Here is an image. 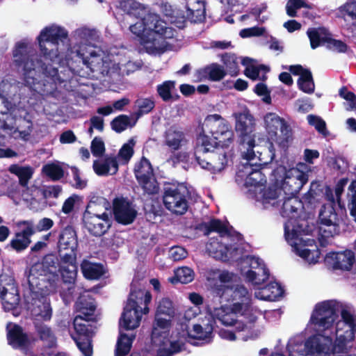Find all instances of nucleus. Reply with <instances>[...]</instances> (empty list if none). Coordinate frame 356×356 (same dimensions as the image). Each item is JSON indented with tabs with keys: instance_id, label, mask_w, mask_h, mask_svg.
<instances>
[{
	"instance_id": "obj_50",
	"label": "nucleus",
	"mask_w": 356,
	"mask_h": 356,
	"mask_svg": "<svg viewBox=\"0 0 356 356\" xmlns=\"http://www.w3.org/2000/svg\"><path fill=\"white\" fill-rule=\"evenodd\" d=\"M308 123L315 127V129L321 134L323 136L327 137L329 135V131L326 127L325 122L320 117L314 115H307Z\"/></svg>"
},
{
	"instance_id": "obj_59",
	"label": "nucleus",
	"mask_w": 356,
	"mask_h": 356,
	"mask_svg": "<svg viewBox=\"0 0 356 356\" xmlns=\"http://www.w3.org/2000/svg\"><path fill=\"white\" fill-rule=\"evenodd\" d=\"M305 6L304 0H289L286 6V14L291 17L297 15V10Z\"/></svg>"
},
{
	"instance_id": "obj_38",
	"label": "nucleus",
	"mask_w": 356,
	"mask_h": 356,
	"mask_svg": "<svg viewBox=\"0 0 356 356\" xmlns=\"http://www.w3.org/2000/svg\"><path fill=\"white\" fill-rule=\"evenodd\" d=\"M10 173L17 175L19 178V183L23 187L28 186L29 181L32 177L33 170L29 166H19L17 164L11 165L9 168Z\"/></svg>"
},
{
	"instance_id": "obj_2",
	"label": "nucleus",
	"mask_w": 356,
	"mask_h": 356,
	"mask_svg": "<svg viewBox=\"0 0 356 356\" xmlns=\"http://www.w3.org/2000/svg\"><path fill=\"white\" fill-rule=\"evenodd\" d=\"M213 294L219 297L220 302H229L232 313L239 314L253 324L257 317L252 313V294L242 284H215Z\"/></svg>"
},
{
	"instance_id": "obj_27",
	"label": "nucleus",
	"mask_w": 356,
	"mask_h": 356,
	"mask_svg": "<svg viewBox=\"0 0 356 356\" xmlns=\"http://www.w3.org/2000/svg\"><path fill=\"white\" fill-rule=\"evenodd\" d=\"M0 298L8 309L15 308L19 302L17 288L13 284H7L6 286L3 281L0 280Z\"/></svg>"
},
{
	"instance_id": "obj_18",
	"label": "nucleus",
	"mask_w": 356,
	"mask_h": 356,
	"mask_svg": "<svg viewBox=\"0 0 356 356\" xmlns=\"http://www.w3.org/2000/svg\"><path fill=\"white\" fill-rule=\"evenodd\" d=\"M24 296L30 305L29 309L33 315L40 317L44 321L50 320L52 309L48 296L29 293H25Z\"/></svg>"
},
{
	"instance_id": "obj_20",
	"label": "nucleus",
	"mask_w": 356,
	"mask_h": 356,
	"mask_svg": "<svg viewBox=\"0 0 356 356\" xmlns=\"http://www.w3.org/2000/svg\"><path fill=\"white\" fill-rule=\"evenodd\" d=\"M236 120L235 129L238 134L239 143H243L245 140L252 138L255 139V120L248 110L237 114Z\"/></svg>"
},
{
	"instance_id": "obj_63",
	"label": "nucleus",
	"mask_w": 356,
	"mask_h": 356,
	"mask_svg": "<svg viewBox=\"0 0 356 356\" xmlns=\"http://www.w3.org/2000/svg\"><path fill=\"white\" fill-rule=\"evenodd\" d=\"M79 200L80 197L78 195H72L65 200L61 211L65 214H70L73 211L76 202Z\"/></svg>"
},
{
	"instance_id": "obj_62",
	"label": "nucleus",
	"mask_w": 356,
	"mask_h": 356,
	"mask_svg": "<svg viewBox=\"0 0 356 356\" xmlns=\"http://www.w3.org/2000/svg\"><path fill=\"white\" fill-rule=\"evenodd\" d=\"M339 325H340V323H338L337 324V328H336V336L342 335V337L343 339H345V340L349 341H353L355 339L356 328L346 327L340 328Z\"/></svg>"
},
{
	"instance_id": "obj_21",
	"label": "nucleus",
	"mask_w": 356,
	"mask_h": 356,
	"mask_svg": "<svg viewBox=\"0 0 356 356\" xmlns=\"http://www.w3.org/2000/svg\"><path fill=\"white\" fill-rule=\"evenodd\" d=\"M326 261L334 270L350 271L355 262V253L350 250L330 252L326 256Z\"/></svg>"
},
{
	"instance_id": "obj_53",
	"label": "nucleus",
	"mask_w": 356,
	"mask_h": 356,
	"mask_svg": "<svg viewBox=\"0 0 356 356\" xmlns=\"http://www.w3.org/2000/svg\"><path fill=\"white\" fill-rule=\"evenodd\" d=\"M210 81H219L222 80L227 74L226 70L223 66L220 65L216 63L209 65Z\"/></svg>"
},
{
	"instance_id": "obj_60",
	"label": "nucleus",
	"mask_w": 356,
	"mask_h": 356,
	"mask_svg": "<svg viewBox=\"0 0 356 356\" xmlns=\"http://www.w3.org/2000/svg\"><path fill=\"white\" fill-rule=\"evenodd\" d=\"M261 70L268 71L269 68L266 65H253L250 66V67L245 68L244 71L245 75L254 81L259 78V72Z\"/></svg>"
},
{
	"instance_id": "obj_23",
	"label": "nucleus",
	"mask_w": 356,
	"mask_h": 356,
	"mask_svg": "<svg viewBox=\"0 0 356 356\" xmlns=\"http://www.w3.org/2000/svg\"><path fill=\"white\" fill-rule=\"evenodd\" d=\"M237 314L232 313L230 310V306L222 305L218 308H214L213 316L218 319L222 325L234 327L239 332L248 328L247 323L241 320H237L234 316Z\"/></svg>"
},
{
	"instance_id": "obj_49",
	"label": "nucleus",
	"mask_w": 356,
	"mask_h": 356,
	"mask_svg": "<svg viewBox=\"0 0 356 356\" xmlns=\"http://www.w3.org/2000/svg\"><path fill=\"white\" fill-rule=\"evenodd\" d=\"M308 38L310 40L312 49H314L321 44H325V40H327L328 35L322 36L320 32L315 28L309 29L307 31Z\"/></svg>"
},
{
	"instance_id": "obj_36",
	"label": "nucleus",
	"mask_w": 356,
	"mask_h": 356,
	"mask_svg": "<svg viewBox=\"0 0 356 356\" xmlns=\"http://www.w3.org/2000/svg\"><path fill=\"white\" fill-rule=\"evenodd\" d=\"M200 229L204 232L205 235L212 232L218 233L220 236L231 235L229 228L220 219L213 218L209 222H203L200 225Z\"/></svg>"
},
{
	"instance_id": "obj_42",
	"label": "nucleus",
	"mask_w": 356,
	"mask_h": 356,
	"mask_svg": "<svg viewBox=\"0 0 356 356\" xmlns=\"http://www.w3.org/2000/svg\"><path fill=\"white\" fill-rule=\"evenodd\" d=\"M136 121L135 120L134 122H131V118L129 115L121 114L113 119L111 122V127L116 133H121L127 127L135 126Z\"/></svg>"
},
{
	"instance_id": "obj_33",
	"label": "nucleus",
	"mask_w": 356,
	"mask_h": 356,
	"mask_svg": "<svg viewBox=\"0 0 356 356\" xmlns=\"http://www.w3.org/2000/svg\"><path fill=\"white\" fill-rule=\"evenodd\" d=\"M171 319L169 317L164 318L156 315L151 333V338L154 343H156L160 338L163 339L164 337L163 334L166 336V333L169 332L171 327Z\"/></svg>"
},
{
	"instance_id": "obj_45",
	"label": "nucleus",
	"mask_w": 356,
	"mask_h": 356,
	"mask_svg": "<svg viewBox=\"0 0 356 356\" xmlns=\"http://www.w3.org/2000/svg\"><path fill=\"white\" fill-rule=\"evenodd\" d=\"M175 88V81H165L156 86V92L163 102H168L172 99V90Z\"/></svg>"
},
{
	"instance_id": "obj_11",
	"label": "nucleus",
	"mask_w": 356,
	"mask_h": 356,
	"mask_svg": "<svg viewBox=\"0 0 356 356\" xmlns=\"http://www.w3.org/2000/svg\"><path fill=\"white\" fill-rule=\"evenodd\" d=\"M134 172L138 184L145 193L148 195L158 193L159 183L155 178L152 165L147 158L143 156L135 164Z\"/></svg>"
},
{
	"instance_id": "obj_1",
	"label": "nucleus",
	"mask_w": 356,
	"mask_h": 356,
	"mask_svg": "<svg viewBox=\"0 0 356 356\" xmlns=\"http://www.w3.org/2000/svg\"><path fill=\"white\" fill-rule=\"evenodd\" d=\"M40 51V58L32 54L25 42H18L13 51L14 62L23 70L25 84L39 89L42 95H51L57 90V85L67 81V77L62 72L58 73L63 56L59 48L68 40V33L63 27L52 25L44 28L37 37Z\"/></svg>"
},
{
	"instance_id": "obj_26",
	"label": "nucleus",
	"mask_w": 356,
	"mask_h": 356,
	"mask_svg": "<svg viewBox=\"0 0 356 356\" xmlns=\"http://www.w3.org/2000/svg\"><path fill=\"white\" fill-rule=\"evenodd\" d=\"M8 343L14 349L25 350L30 345V340L26 333L24 332L23 328L14 324L7 332Z\"/></svg>"
},
{
	"instance_id": "obj_28",
	"label": "nucleus",
	"mask_w": 356,
	"mask_h": 356,
	"mask_svg": "<svg viewBox=\"0 0 356 356\" xmlns=\"http://www.w3.org/2000/svg\"><path fill=\"white\" fill-rule=\"evenodd\" d=\"M226 147H217L213 149V159L211 163H209V171L211 173L221 172L227 165L228 158L227 152L225 150Z\"/></svg>"
},
{
	"instance_id": "obj_25",
	"label": "nucleus",
	"mask_w": 356,
	"mask_h": 356,
	"mask_svg": "<svg viewBox=\"0 0 356 356\" xmlns=\"http://www.w3.org/2000/svg\"><path fill=\"white\" fill-rule=\"evenodd\" d=\"M328 199L332 202L327 205H323L318 216L320 223L327 227H333L334 232L339 229V220L334 209V198L331 193Z\"/></svg>"
},
{
	"instance_id": "obj_48",
	"label": "nucleus",
	"mask_w": 356,
	"mask_h": 356,
	"mask_svg": "<svg viewBox=\"0 0 356 356\" xmlns=\"http://www.w3.org/2000/svg\"><path fill=\"white\" fill-rule=\"evenodd\" d=\"M165 15L169 17L171 24H173L177 28L183 29L185 27L188 18L187 15H184L183 11L170 9L169 12H166Z\"/></svg>"
},
{
	"instance_id": "obj_13",
	"label": "nucleus",
	"mask_w": 356,
	"mask_h": 356,
	"mask_svg": "<svg viewBox=\"0 0 356 356\" xmlns=\"http://www.w3.org/2000/svg\"><path fill=\"white\" fill-rule=\"evenodd\" d=\"M284 177L280 183V188L285 195H297L303 186L308 181L307 172L298 168L286 170L283 168Z\"/></svg>"
},
{
	"instance_id": "obj_46",
	"label": "nucleus",
	"mask_w": 356,
	"mask_h": 356,
	"mask_svg": "<svg viewBox=\"0 0 356 356\" xmlns=\"http://www.w3.org/2000/svg\"><path fill=\"white\" fill-rule=\"evenodd\" d=\"M222 61L225 65L227 72L231 76H236L238 73L237 57L234 54L225 53L222 55Z\"/></svg>"
},
{
	"instance_id": "obj_6",
	"label": "nucleus",
	"mask_w": 356,
	"mask_h": 356,
	"mask_svg": "<svg viewBox=\"0 0 356 356\" xmlns=\"http://www.w3.org/2000/svg\"><path fill=\"white\" fill-rule=\"evenodd\" d=\"M40 265H33L27 276L29 289L26 293L49 296L57 292L59 276L58 273L40 269Z\"/></svg>"
},
{
	"instance_id": "obj_14",
	"label": "nucleus",
	"mask_w": 356,
	"mask_h": 356,
	"mask_svg": "<svg viewBox=\"0 0 356 356\" xmlns=\"http://www.w3.org/2000/svg\"><path fill=\"white\" fill-rule=\"evenodd\" d=\"M266 129L270 137L275 140L280 139L288 143L292 136L291 129L286 121L273 113H268L264 116Z\"/></svg>"
},
{
	"instance_id": "obj_35",
	"label": "nucleus",
	"mask_w": 356,
	"mask_h": 356,
	"mask_svg": "<svg viewBox=\"0 0 356 356\" xmlns=\"http://www.w3.org/2000/svg\"><path fill=\"white\" fill-rule=\"evenodd\" d=\"M135 338L136 334L128 335L120 331L115 346V356H127L131 349Z\"/></svg>"
},
{
	"instance_id": "obj_30",
	"label": "nucleus",
	"mask_w": 356,
	"mask_h": 356,
	"mask_svg": "<svg viewBox=\"0 0 356 356\" xmlns=\"http://www.w3.org/2000/svg\"><path fill=\"white\" fill-rule=\"evenodd\" d=\"M81 270L84 277L90 280H99L105 274L103 264L92 263L86 259L81 262Z\"/></svg>"
},
{
	"instance_id": "obj_9",
	"label": "nucleus",
	"mask_w": 356,
	"mask_h": 356,
	"mask_svg": "<svg viewBox=\"0 0 356 356\" xmlns=\"http://www.w3.org/2000/svg\"><path fill=\"white\" fill-rule=\"evenodd\" d=\"M188 191L180 184L166 183L163 186L162 200L167 210L177 216L185 214L189 207Z\"/></svg>"
},
{
	"instance_id": "obj_61",
	"label": "nucleus",
	"mask_w": 356,
	"mask_h": 356,
	"mask_svg": "<svg viewBox=\"0 0 356 356\" xmlns=\"http://www.w3.org/2000/svg\"><path fill=\"white\" fill-rule=\"evenodd\" d=\"M340 97L349 102L350 110L356 109V95L354 92L349 91L346 86H343L339 91Z\"/></svg>"
},
{
	"instance_id": "obj_31",
	"label": "nucleus",
	"mask_w": 356,
	"mask_h": 356,
	"mask_svg": "<svg viewBox=\"0 0 356 356\" xmlns=\"http://www.w3.org/2000/svg\"><path fill=\"white\" fill-rule=\"evenodd\" d=\"M302 207V202L297 195H286L281 209L282 216L284 218H293Z\"/></svg>"
},
{
	"instance_id": "obj_47",
	"label": "nucleus",
	"mask_w": 356,
	"mask_h": 356,
	"mask_svg": "<svg viewBox=\"0 0 356 356\" xmlns=\"http://www.w3.org/2000/svg\"><path fill=\"white\" fill-rule=\"evenodd\" d=\"M42 172L52 181L60 180L64 176V170L61 166L55 163H48L42 167Z\"/></svg>"
},
{
	"instance_id": "obj_51",
	"label": "nucleus",
	"mask_w": 356,
	"mask_h": 356,
	"mask_svg": "<svg viewBox=\"0 0 356 356\" xmlns=\"http://www.w3.org/2000/svg\"><path fill=\"white\" fill-rule=\"evenodd\" d=\"M188 20L192 23L202 22L205 19V8L203 5L196 9L187 8L186 11Z\"/></svg>"
},
{
	"instance_id": "obj_17",
	"label": "nucleus",
	"mask_w": 356,
	"mask_h": 356,
	"mask_svg": "<svg viewBox=\"0 0 356 356\" xmlns=\"http://www.w3.org/2000/svg\"><path fill=\"white\" fill-rule=\"evenodd\" d=\"M77 270L76 258L70 262L61 261V265L58 272L60 274L63 284L67 285L66 289H63L60 291V295L63 298H68L72 296L75 289Z\"/></svg>"
},
{
	"instance_id": "obj_34",
	"label": "nucleus",
	"mask_w": 356,
	"mask_h": 356,
	"mask_svg": "<svg viewBox=\"0 0 356 356\" xmlns=\"http://www.w3.org/2000/svg\"><path fill=\"white\" fill-rule=\"evenodd\" d=\"M157 343L159 344V348L156 356H172L181 350L179 341H171L167 336H164L162 339H158Z\"/></svg>"
},
{
	"instance_id": "obj_44",
	"label": "nucleus",
	"mask_w": 356,
	"mask_h": 356,
	"mask_svg": "<svg viewBox=\"0 0 356 356\" xmlns=\"http://www.w3.org/2000/svg\"><path fill=\"white\" fill-rule=\"evenodd\" d=\"M156 314V316L164 315L170 318H172L175 314L172 301L168 298H162L159 302Z\"/></svg>"
},
{
	"instance_id": "obj_5",
	"label": "nucleus",
	"mask_w": 356,
	"mask_h": 356,
	"mask_svg": "<svg viewBox=\"0 0 356 356\" xmlns=\"http://www.w3.org/2000/svg\"><path fill=\"white\" fill-rule=\"evenodd\" d=\"M138 19L141 20L145 30V34L141 38V44L146 48L158 49L164 39L170 38L168 33L171 31L168 30L170 29L166 26V23L159 15L146 12Z\"/></svg>"
},
{
	"instance_id": "obj_32",
	"label": "nucleus",
	"mask_w": 356,
	"mask_h": 356,
	"mask_svg": "<svg viewBox=\"0 0 356 356\" xmlns=\"http://www.w3.org/2000/svg\"><path fill=\"white\" fill-rule=\"evenodd\" d=\"M119 8L129 16L139 19L146 13V7L135 0H121Z\"/></svg>"
},
{
	"instance_id": "obj_41",
	"label": "nucleus",
	"mask_w": 356,
	"mask_h": 356,
	"mask_svg": "<svg viewBox=\"0 0 356 356\" xmlns=\"http://www.w3.org/2000/svg\"><path fill=\"white\" fill-rule=\"evenodd\" d=\"M195 273L192 268L183 266L178 268L175 272V277L170 279L172 284L180 282L181 284H188L194 280Z\"/></svg>"
},
{
	"instance_id": "obj_12",
	"label": "nucleus",
	"mask_w": 356,
	"mask_h": 356,
	"mask_svg": "<svg viewBox=\"0 0 356 356\" xmlns=\"http://www.w3.org/2000/svg\"><path fill=\"white\" fill-rule=\"evenodd\" d=\"M58 248L62 262H70L75 258L77 259L78 239L76 232L72 227L67 226L61 232Z\"/></svg>"
},
{
	"instance_id": "obj_43",
	"label": "nucleus",
	"mask_w": 356,
	"mask_h": 356,
	"mask_svg": "<svg viewBox=\"0 0 356 356\" xmlns=\"http://www.w3.org/2000/svg\"><path fill=\"white\" fill-rule=\"evenodd\" d=\"M135 105L138 107L135 113L136 120L145 114L150 113L155 107V102L153 97L138 98L135 102Z\"/></svg>"
},
{
	"instance_id": "obj_15",
	"label": "nucleus",
	"mask_w": 356,
	"mask_h": 356,
	"mask_svg": "<svg viewBox=\"0 0 356 356\" xmlns=\"http://www.w3.org/2000/svg\"><path fill=\"white\" fill-rule=\"evenodd\" d=\"M83 222L85 228L92 236L100 237L105 234L111 226V222L108 213L95 214L85 211L83 216Z\"/></svg>"
},
{
	"instance_id": "obj_37",
	"label": "nucleus",
	"mask_w": 356,
	"mask_h": 356,
	"mask_svg": "<svg viewBox=\"0 0 356 356\" xmlns=\"http://www.w3.org/2000/svg\"><path fill=\"white\" fill-rule=\"evenodd\" d=\"M35 331L40 339L47 344L49 348L54 347L56 343V337L51 328L42 323L35 325Z\"/></svg>"
},
{
	"instance_id": "obj_7",
	"label": "nucleus",
	"mask_w": 356,
	"mask_h": 356,
	"mask_svg": "<svg viewBox=\"0 0 356 356\" xmlns=\"http://www.w3.org/2000/svg\"><path fill=\"white\" fill-rule=\"evenodd\" d=\"M332 338L318 333L309 337L305 343H288L289 356H330Z\"/></svg>"
},
{
	"instance_id": "obj_39",
	"label": "nucleus",
	"mask_w": 356,
	"mask_h": 356,
	"mask_svg": "<svg viewBox=\"0 0 356 356\" xmlns=\"http://www.w3.org/2000/svg\"><path fill=\"white\" fill-rule=\"evenodd\" d=\"M284 291L281 285L276 282H270L261 289L262 299L270 301H275L281 297Z\"/></svg>"
},
{
	"instance_id": "obj_16",
	"label": "nucleus",
	"mask_w": 356,
	"mask_h": 356,
	"mask_svg": "<svg viewBox=\"0 0 356 356\" xmlns=\"http://www.w3.org/2000/svg\"><path fill=\"white\" fill-rule=\"evenodd\" d=\"M217 146L211 144V138L209 135L200 134L197 138L196 145L195 147V158L197 163L202 169L209 170V163H211L213 159V149Z\"/></svg>"
},
{
	"instance_id": "obj_24",
	"label": "nucleus",
	"mask_w": 356,
	"mask_h": 356,
	"mask_svg": "<svg viewBox=\"0 0 356 356\" xmlns=\"http://www.w3.org/2000/svg\"><path fill=\"white\" fill-rule=\"evenodd\" d=\"M250 266L257 270L250 269L247 271L246 278L248 282L254 285H261L268 280L270 272L263 260L259 257H252Z\"/></svg>"
},
{
	"instance_id": "obj_55",
	"label": "nucleus",
	"mask_w": 356,
	"mask_h": 356,
	"mask_svg": "<svg viewBox=\"0 0 356 356\" xmlns=\"http://www.w3.org/2000/svg\"><path fill=\"white\" fill-rule=\"evenodd\" d=\"M327 49L337 51L338 53H345L348 49V45L340 40H336L328 36L327 40H325Z\"/></svg>"
},
{
	"instance_id": "obj_40",
	"label": "nucleus",
	"mask_w": 356,
	"mask_h": 356,
	"mask_svg": "<svg viewBox=\"0 0 356 356\" xmlns=\"http://www.w3.org/2000/svg\"><path fill=\"white\" fill-rule=\"evenodd\" d=\"M34 265H40V269H45L47 272L58 273L59 267L61 265V261H59L56 254L49 253L42 257L40 264H35Z\"/></svg>"
},
{
	"instance_id": "obj_56",
	"label": "nucleus",
	"mask_w": 356,
	"mask_h": 356,
	"mask_svg": "<svg viewBox=\"0 0 356 356\" xmlns=\"http://www.w3.org/2000/svg\"><path fill=\"white\" fill-rule=\"evenodd\" d=\"M135 142L134 139L129 140L128 143L124 144L118 152V156L124 160L125 162H128L132 156L134 155V146Z\"/></svg>"
},
{
	"instance_id": "obj_22",
	"label": "nucleus",
	"mask_w": 356,
	"mask_h": 356,
	"mask_svg": "<svg viewBox=\"0 0 356 356\" xmlns=\"http://www.w3.org/2000/svg\"><path fill=\"white\" fill-rule=\"evenodd\" d=\"M23 224L27 225V226L22 231L15 234V236L6 245V249H10L19 253L29 248L31 243V238L35 234V230L28 221H24Z\"/></svg>"
},
{
	"instance_id": "obj_29",
	"label": "nucleus",
	"mask_w": 356,
	"mask_h": 356,
	"mask_svg": "<svg viewBox=\"0 0 356 356\" xmlns=\"http://www.w3.org/2000/svg\"><path fill=\"white\" fill-rule=\"evenodd\" d=\"M76 309L87 320H91L96 309L95 300L90 296H81L75 303Z\"/></svg>"
},
{
	"instance_id": "obj_8",
	"label": "nucleus",
	"mask_w": 356,
	"mask_h": 356,
	"mask_svg": "<svg viewBox=\"0 0 356 356\" xmlns=\"http://www.w3.org/2000/svg\"><path fill=\"white\" fill-rule=\"evenodd\" d=\"M206 131L211 136V144L221 147H229L234 142V132L229 122L219 114L209 115L204 124Z\"/></svg>"
},
{
	"instance_id": "obj_57",
	"label": "nucleus",
	"mask_w": 356,
	"mask_h": 356,
	"mask_svg": "<svg viewBox=\"0 0 356 356\" xmlns=\"http://www.w3.org/2000/svg\"><path fill=\"white\" fill-rule=\"evenodd\" d=\"M90 149L92 155L96 157L102 156L105 152V145L100 137H95L91 142Z\"/></svg>"
},
{
	"instance_id": "obj_4",
	"label": "nucleus",
	"mask_w": 356,
	"mask_h": 356,
	"mask_svg": "<svg viewBox=\"0 0 356 356\" xmlns=\"http://www.w3.org/2000/svg\"><path fill=\"white\" fill-rule=\"evenodd\" d=\"M152 300V294L149 291L134 289L131 291L127 303L122 314L120 325L125 330H133L140 325L142 315L149 313L148 305Z\"/></svg>"
},
{
	"instance_id": "obj_54",
	"label": "nucleus",
	"mask_w": 356,
	"mask_h": 356,
	"mask_svg": "<svg viewBox=\"0 0 356 356\" xmlns=\"http://www.w3.org/2000/svg\"><path fill=\"white\" fill-rule=\"evenodd\" d=\"M282 190L280 187L269 186L263 191L262 202L264 204H269L272 200H275L281 194Z\"/></svg>"
},
{
	"instance_id": "obj_19",
	"label": "nucleus",
	"mask_w": 356,
	"mask_h": 356,
	"mask_svg": "<svg viewBox=\"0 0 356 356\" xmlns=\"http://www.w3.org/2000/svg\"><path fill=\"white\" fill-rule=\"evenodd\" d=\"M113 212L115 221L124 225L131 224L137 216L131 202L123 197L114 200Z\"/></svg>"
},
{
	"instance_id": "obj_10",
	"label": "nucleus",
	"mask_w": 356,
	"mask_h": 356,
	"mask_svg": "<svg viewBox=\"0 0 356 356\" xmlns=\"http://www.w3.org/2000/svg\"><path fill=\"white\" fill-rule=\"evenodd\" d=\"M89 322L90 320L84 318L81 315L76 316L73 321L74 332L71 334L72 339L84 356L92 355L94 330Z\"/></svg>"
},
{
	"instance_id": "obj_64",
	"label": "nucleus",
	"mask_w": 356,
	"mask_h": 356,
	"mask_svg": "<svg viewBox=\"0 0 356 356\" xmlns=\"http://www.w3.org/2000/svg\"><path fill=\"white\" fill-rule=\"evenodd\" d=\"M213 328L210 327L208 331L204 330L202 326L200 324H195L193 327V332L194 334L191 335L193 339H205L212 332Z\"/></svg>"
},
{
	"instance_id": "obj_58",
	"label": "nucleus",
	"mask_w": 356,
	"mask_h": 356,
	"mask_svg": "<svg viewBox=\"0 0 356 356\" xmlns=\"http://www.w3.org/2000/svg\"><path fill=\"white\" fill-rule=\"evenodd\" d=\"M263 176L260 170H254L248 174L245 179V184L254 186H259L264 181Z\"/></svg>"
},
{
	"instance_id": "obj_3",
	"label": "nucleus",
	"mask_w": 356,
	"mask_h": 356,
	"mask_svg": "<svg viewBox=\"0 0 356 356\" xmlns=\"http://www.w3.org/2000/svg\"><path fill=\"white\" fill-rule=\"evenodd\" d=\"M338 317V306L335 300H330L316 304L314 313L311 316V322L317 326L318 330L326 335L325 332L332 328L333 324ZM332 339V337L330 336ZM349 341L345 340L342 335L336 336V341L330 345V354L344 353L347 350Z\"/></svg>"
},
{
	"instance_id": "obj_52",
	"label": "nucleus",
	"mask_w": 356,
	"mask_h": 356,
	"mask_svg": "<svg viewBox=\"0 0 356 356\" xmlns=\"http://www.w3.org/2000/svg\"><path fill=\"white\" fill-rule=\"evenodd\" d=\"M184 138V134L181 132L170 133L168 134L165 140V144L173 151L178 150L181 146V141Z\"/></svg>"
}]
</instances>
